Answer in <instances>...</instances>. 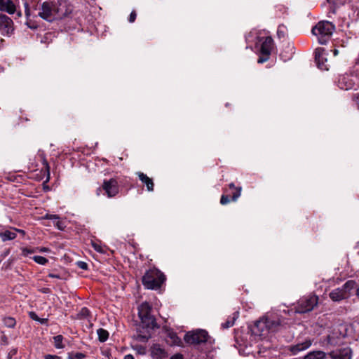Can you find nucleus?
I'll use <instances>...</instances> for the list:
<instances>
[{
    "mask_svg": "<svg viewBox=\"0 0 359 359\" xmlns=\"http://www.w3.org/2000/svg\"><path fill=\"white\" fill-rule=\"evenodd\" d=\"M165 280V275L157 269H149L142 277V284L149 290L160 288Z\"/></svg>",
    "mask_w": 359,
    "mask_h": 359,
    "instance_id": "nucleus-1",
    "label": "nucleus"
},
{
    "mask_svg": "<svg viewBox=\"0 0 359 359\" xmlns=\"http://www.w3.org/2000/svg\"><path fill=\"white\" fill-rule=\"evenodd\" d=\"M335 26L329 21H320L313 27L312 34L317 36L318 41L320 44H326L330 39Z\"/></svg>",
    "mask_w": 359,
    "mask_h": 359,
    "instance_id": "nucleus-2",
    "label": "nucleus"
},
{
    "mask_svg": "<svg viewBox=\"0 0 359 359\" xmlns=\"http://www.w3.org/2000/svg\"><path fill=\"white\" fill-rule=\"evenodd\" d=\"M346 332L342 326H337L332 328L328 334L323 339V344L324 346L330 348L339 345Z\"/></svg>",
    "mask_w": 359,
    "mask_h": 359,
    "instance_id": "nucleus-3",
    "label": "nucleus"
},
{
    "mask_svg": "<svg viewBox=\"0 0 359 359\" xmlns=\"http://www.w3.org/2000/svg\"><path fill=\"white\" fill-rule=\"evenodd\" d=\"M184 341L190 344L199 345L203 343L212 344L214 343L207 331L204 330H196L195 331L187 332L184 337Z\"/></svg>",
    "mask_w": 359,
    "mask_h": 359,
    "instance_id": "nucleus-4",
    "label": "nucleus"
},
{
    "mask_svg": "<svg viewBox=\"0 0 359 359\" xmlns=\"http://www.w3.org/2000/svg\"><path fill=\"white\" fill-rule=\"evenodd\" d=\"M151 307L147 302H143L138 307V315L142 323L148 328L158 327L156 318L151 314Z\"/></svg>",
    "mask_w": 359,
    "mask_h": 359,
    "instance_id": "nucleus-5",
    "label": "nucleus"
},
{
    "mask_svg": "<svg viewBox=\"0 0 359 359\" xmlns=\"http://www.w3.org/2000/svg\"><path fill=\"white\" fill-rule=\"evenodd\" d=\"M38 15L48 22H53L57 20L55 1H46L43 2L39 7Z\"/></svg>",
    "mask_w": 359,
    "mask_h": 359,
    "instance_id": "nucleus-6",
    "label": "nucleus"
},
{
    "mask_svg": "<svg viewBox=\"0 0 359 359\" xmlns=\"http://www.w3.org/2000/svg\"><path fill=\"white\" fill-rule=\"evenodd\" d=\"M318 298L316 295H309L299 299L296 307L299 313H304L312 311L318 304Z\"/></svg>",
    "mask_w": 359,
    "mask_h": 359,
    "instance_id": "nucleus-7",
    "label": "nucleus"
},
{
    "mask_svg": "<svg viewBox=\"0 0 359 359\" xmlns=\"http://www.w3.org/2000/svg\"><path fill=\"white\" fill-rule=\"evenodd\" d=\"M55 12L57 18H62L72 12V6L67 0L55 1Z\"/></svg>",
    "mask_w": 359,
    "mask_h": 359,
    "instance_id": "nucleus-8",
    "label": "nucleus"
},
{
    "mask_svg": "<svg viewBox=\"0 0 359 359\" xmlns=\"http://www.w3.org/2000/svg\"><path fill=\"white\" fill-rule=\"evenodd\" d=\"M0 29L4 35H10L13 31V22L8 16L0 13Z\"/></svg>",
    "mask_w": 359,
    "mask_h": 359,
    "instance_id": "nucleus-9",
    "label": "nucleus"
},
{
    "mask_svg": "<svg viewBox=\"0 0 359 359\" xmlns=\"http://www.w3.org/2000/svg\"><path fill=\"white\" fill-rule=\"evenodd\" d=\"M315 60L319 69L321 70H328L329 67L327 64V57L325 50L323 48H318L315 51Z\"/></svg>",
    "mask_w": 359,
    "mask_h": 359,
    "instance_id": "nucleus-10",
    "label": "nucleus"
},
{
    "mask_svg": "<svg viewBox=\"0 0 359 359\" xmlns=\"http://www.w3.org/2000/svg\"><path fill=\"white\" fill-rule=\"evenodd\" d=\"M102 188L107 196L111 198L115 196L118 192V186L116 180L111 178L109 180H104Z\"/></svg>",
    "mask_w": 359,
    "mask_h": 359,
    "instance_id": "nucleus-11",
    "label": "nucleus"
},
{
    "mask_svg": "<svg viewBox=\"0 0 359 359\" xmlns=\"http://www.w3.org/2000/svg\"><path fill=\"white\" fill-rule=\"evenodd\" d=\"M251 331L252 334L255 336L259 337H266L269 333V330L264 318H263L257 320L252 327Z\"/></svg>",
    "mask_w": 359,
    "mask_h": 359,
    "instance_id": "nucleus-12",
    "label": "nucleus"
},
{
    "mask_svg": "<svg viewBox=\"0 0 359 359\" xmlns=\"http://www.w3.org/2000/svg\"><path fill=\"white\" fill-rule=\"evenodd\" d=\"M328 355L331 359H351L352 351L349 347H345L332 351Z\"/></svg>",
    "mask_w": 359,
    "mask_h": 359,
    "instance_id": "nucleus-13",
    "label": "nucleus"
},
{
    "mask_svg": "<svg viewBox=\"0 0 359 359\" xmlns=\"http://www.w3.org/2000/svg\"><path fill=\"white\" fill-rule=\"evenodd\" d=\"M313 341L307 338L303 342L298 343L295 345L290 346L289 351L293 354L296 355L298 353L308 349L312 345Z\"/></svg>",
    "mask_w": 359,
    "mask_h": 359,
    "instance_id": "nucleus-14",
    "label": "nucleus"
},
{
    "mask_svg": "<svg viewBox=\"0 0 359 359\" xmlns=\"http://www.w3.org/2000/svg\"><path fill=\"white\" fill-rule=\"evenodd\" d=\"M151 354L154 359H164L168 356L165 350L159 344H154L151 346Z\"/></svg>",
    "mask_w": 359,
    "mask_h": 359,
    "instance_id": "nucleus-15",
    "label": "nucleus"
},
{
    "mask_svg": "<svg viewBox=\"0 0 359 359\" xmlns=\"http://www.w3.org/2000/svg\"><path fill=\"white\" fill-rule=\"evenodd\" d=\"M273 40L271 36L264 38V40L262 43L260 52L262 55H270L271 50L273 48Z\"/></svg>",
    "mask_w": 359,
    "mask_h": 359,
    "instance_id": "nucleus-16",
    "label": "nucleus"
},
{
    "mask_svg": "<svg viewBox=\"0 0 359 359\" xmlns=\"http://www.w3.org/2000/svg\"><path fill=\"white\" fill-rule=\"evenodd\" d=\"M330 299L334 302H339L348 297V294L345 293L344 289L338 287L333 290L329 294Z\"/></svg>",
    "mask_w": 359,
    "mask_h": 359,
    "instance_id": "nucleus-17",
    "label": "nucleus"
},
{
    "mask_svg": "<svg viewBox=\"0 0 359 359\" xmlns=\"http://www.w3.org/2000/svg\"><path fill=\"white\" fill-rule=\"evenodd\" d=\"M0 11L13 14L16 11V7L12 0H0Z\"/></svg>",
    "mask_w": 359,
    "mask_h": 359,
    "instance_id": "nucleus-18",
    "label": "nucleus"
},
{
    "mask_svg": "<svg viewBox=\"0 0 359 359\" xmlns=\"http://www.w3.org/2000/svg\"><path fill=\"white\" fill-rule=\"evenodd\" d=\"M267 325L269 332H274L279 330L281 326V321L280 319H272L270 318H264Z\"/></svg>",
    "mask_w": 359,
    "mask_h": 359,
    "instance_id": "nucleus-19",
    "label": "nucleus"
},
{
    "mask_svg": "<svg viewBox=\"0 0 359 359\" xmlns=\"http://www.w3.org/2000/svg\"><path fill=\"white\" fill-rule=\"evenodd\" d=\"M137 175L140 180L146 185L147 191H153L154 184L152 179L149 178L147 175L141 172H138Z\"/></svg>",
    "mask_w": 359,
    "mask_h": 359,
    "instance_id": "nucleus-20",
    "label": "nucleus"
},
{
    "mask_svg": "<svg viewBox=\"0 0 359 359\" xmlns=\"http://www.w3.org/2000/svg\"><path fill=\"white\" fill-rule=\"evenodd\" d=\"M327 354L323 351H310L305 355L303 359H326Z\"/></svg>",
    "mask_w": 359,
    "mask_h": 359,
    "instance_id": "nucleus-21",
    "label": "nucleus"
},
{
    "mask_svg": "<svg viewBox=\"0 0 359 359\" xmlns=\"http://www.w3.org/2000/svg\"><path fill=\"white\" fill-rule=\"evenodd\" d=\"M239 316V313L238 311L234 312L232 316H229L227 320L225 321V323L222 324V327L224 329L229 328L232 327L235 321L238 319Z\"/></svg>",
    "mask_w": 359,
    "mask_h": 359,
    "instance_id": "nucleus-22",
    "label": "nucleus"
},
{
    "mask_svg": "<svg viewBox=\"0 0 359 359\" xmlns=\"http://www.w3.org/2000/svg\"><path fill=\"white\" fill-rule=\"evenodd\" d=\"M339 86L341 89L348 90L353 87V83L346 76H342L339 81Z\"/></svg>",
    "mask_w": 359,
    "mask_h": 359,
    "instance_id": "nucleus-23",
    "label": "nucleus"
},
{
    "mask_svg": "<svg viewBox=\"0 0 359 359\" xmlns=\"http://www.w3.org/2000/svg\"><path fill=\"white\" fill-rule=\"evenodd\" d=\"M17 236L16 233L13 231L6 230L0 233V238L2 241L5 242L7 241L14 240Z\"/></svg>",
    "mask_w": 359,
    "mask_h": 359,
    "instance_id": "nucleus-24",
    "label": "nucleus"
},
{
    "mask_svg": "<svg viewBox=\"0 0 359 359\" xmlns=\"http://www.w3.org/2000/svg\"><path fill=\"white\" fill-rule=\"evenodd\" d=\"M356 286V282L353 280H350L346 281L344 285L341 287L342 289H344L345 293L348 294L351 290L355 288Z\"/></svg>",
    "mask_w": 359,
    "mask_h": 359,
    "instance_id": "nucleus-25",
    "label": "nucleus"
},
{
    "mask_svg": "<svg viewBox=\"0 0 359 359\" xmlns=\"http://www.w3.org/2000/svg\"><path fill=\"white\" fill-rule=\"evenodd\" d=\"M97 333L100 341L104 342L107 340L109 337V332L107 330L100 328L97 330Z\"/></svg>",
    "mask_w": 359,
    "mask_h": 359,
    "instance_id": "nucleus-26",
    "label": "nucleus"
},
{
    "mask_svg": "<svg viewBox=\"0 0 359 359\" xmlns=\"http://www.w3.org/2000/svg\"><path fill=\"white\" fill-rule=\"evenodd\" d=\"M168 337L171 340V341H170L171 345H175V346H180V345L181 339H180V338H179L177 337L176 333H175V332H170L168 334Z\"/></svg>",
    "mask_w": 359,
    "mask_h": 359,
    "instance_id": "nucleus-27",
    "label": "nucleus"
},
{
    "mask_svg": "<svg viewBox=\"0 0 359 359\" xmlns=\"http://www.w3.org/2000/svg\"><path fill=\"white\" fill-rule=\"evenodd\" d=\"M63 337L62 335H57L53 337L54 346L56 348H63L64 345L62 344Z\"/></svg>",
    "mask_w": 359,
    "mask_h": 359,
    "instance_id": "nucleus-28",
    "label": "nucleus"
},
{
    "mask_svg": "<svg viewBox=\"0 0 359 359\" xmlns=\"http://www.w3.org/2000/svg\"><path fill=\"white\" fill-rule=\"evenodd\" d=\"M3 321L4 325L9 328H13L16 324L15 318L12 317H6L3 319Z\"/></svg>",
    "mask_w": 359,
    "mask_h": 359,
    "instance_id": "nucleus-29",
    "label": "nucleus"
},
{
    "mask_svg": "<svg viewBox=\"0 0 359 359\" xmlns=\"http://www.w3.org/2000/svg\"><path fill=\"white\" fill-rule=\"evenodd\" d=\"M85 358L86 355L84 353L73 351L68 353L67 355L68 359H83Z\"/></svg>",
    "mask_w": 359,
    "mask_h": 359,
    "instance_id": "nucleus-30",
    "label": "nucleus"
},
{
    "mask_svg": "<svg viewBox=\"0 0 359 359\" xmlns=\"http://www.w3.org/2000/svg\"><path fill=\"white\" fill-rule=\"evenodd\" d=\"M229 188L236 189V191L235 193H233L232 195V201H236L241 196V187L236 188L234 184L231 183V184H229Z\"/></svg>",
    "mask_w": 359,
    "mask_h": 359,
    "instance_id": "nucleus-31",
    "label": "nucleus"
},
{
    "mask_svg": "<svg viewBox=\"0 0 359 359\" xmlns=\"http://www.w3.org/2000/svg\"><path fill=\"white\" fill-rule=\"evenodd\" d=\"M38 248H22L21 249L22 250V255L24 257L28 256L29 254H33L37 252Z\"/></svg>",
    "mask_w": 359,
    "mask_h": 359,
    "instance_id": "nucleus-32",
    "label": "nucleus"
},
{
    "mask_svg": "<svg viewBox=\"0 0 359 359\" xmlns=\"http://www.w3.org/2000/svg\"><path fill=\"white\" fill-rule=\"evenodd\" d=\"M32 259L34 260V262L41 265H45L48 262L46 257L42 256H34Z\"/></svg>",
    "mask_w": 359,
    "mask_h": 359,
    "instance_id": "nucleus-33",
    "label": "nucleus"
},
{
    "mask_svg": "<svg viewBox=\"0 0 359 359\" xmlns=\"http://www.w3.org/2000/svg\"><path fill=\"white\" fill-rule=\"evenodd\" d=\"M133 348L140 355L146 353V347L140 344L133 346Z\"/></svg>",
    "mask_w": 359,
    "mask_h": 359,
    "instance_id": "nucleus-34",
    "label": "nucleus"
},
{
    "mask_svg": "<svg viewBox=\"0 0 359 359\" xmlns=\"http://www.w3.org/2000/svg\"><path fill=\"white\" fill-rule=\"evenodd\" d=\"M92 246L94 248V250H96L98 252H100V253H104L105 252L103 247L100 244H99V243H97L93 241L92 242Z\"/></svg>",
    "mask_w": 359,
    "mask_h": 359,
    "instance_id": "nucleus-35",
    "label": "nucleus"
},
{
    "mask_svg": "<svg viewBox=\"0 0 359 359\" xmlns=\"http://www.w3.org/2000/svg\"><path fill=\"white\" fill-rule=\"evenodd\" d=\"M229 202H230V199H229V196H227V195H222V196H221L220 203H221L222 205H226V204H228Z\"/></svg>",
    "mask_w": 359,
    "mask_h": 359,
    "instance_id": "nucleus-36",
    "label": "nucleus"
},
{
    "mask_svg": "<svg viewBox=\"0 0 359 359\" xmlns=\"http://www.w3.org/2000/svg\"><path fill=\"white\" fill-rule=\"evenodd\" d=\"M149 337L139 334L137 335L136 339L140 341L146 342L148 341Z\"/></svg>",
    "mask_w": 359,
    "mask_h": 359,
    "instance_id": "nucleus-37",
    "label": "nucleus"
},
{
    "mask_svg": "<svg viewBox=\"0 0 359 359\" xmlns=\"http://www.w3.org/2000/svg\"><path fill=\"white\" fill-rule=\"evenodd\" d=\"M76 264L81 269H83V270L88 269V264H87V263H86L84 262L79 261V262H77Z\"/></svg>",
    "mask_w": 359,
    "mask_h": 359,
    "instance_id": "nucleus-38",
    "label": "nucleus"
},
{
    "mask_svg": "<svg viewBox=\"0 0 359 359\" xmlns=\"http://www.w3.org/2000/svg\"><path fill=\"white\" fill-rule=\"evenodd\" d=\"M89 313H90L89 310L87 308H86V307L82 308L81 311H80L81 316H82L83 317H85V318L88 316Z\"/></svg>",
    "mask_w": 359,
    "mask_h": 359,
    "instance_id": "nucleus-39",
    "label": "nucleus"
},
{
    "mask_svg": "<svg viewBox=\"0 0 359 359\" xmlns=\"http://www.w3.org/2000/svg\"><path fill=\"white\" fill-rule=\"evenodd\" d=\"M136 16H137L136 12L135 11H133L130 14L128 21L131 23L134 22L136 19Z\"/></svg>",
    "mask_w": 359,
    "mask_h": 359,
    "instance_id": "nucleus-40",
    "label": "nucleus"
},
{
    "mask_svg": "<svg viewBox=\"0 0 359 359\" xmlns=\"http://www.w3.org/2000/svg\"><path fill=\"white\" fill-rule=\"evenodd\" d=\"M269 55H262V56L260 57L258 59L257 62L258 63L265 62H266L269 60Z\"/></svg>",
    "mask_w": 359,
    "mask_h": 359,
    "instance_id": "nucleus-41",
    "label": "nucleus"
},
{
    "mask_svg": "<svg viewBox=\"0 0 359 359\" xmlns=\"http://www.w3.org/2000/svg\"><path fill=\"white\" fill-rule=\"evenodd\" d=\"M17 353V348H12L8 353V359H11L13 355Z\"/></svg>",
    "mask_w": 359,
    "mask_h": 359,
    "instance_id": "nucleus-42",
    "label": "nucleus"
},
{
    "mask_svg": "<svg viewBox=\"0 0 359 359\" xmlns=\"http://www.w3.org/2000/svg\"><path fill=\"white\" fill-rule=\"evenodd\" d=\"M44 358L45 359H60V358L59 356L50 355V354L46 355L44 356Z\"/></svg>",
    "mask_w": 359,
    "mask_h": 359,
    "instance_id": "nucleus-43",
    "label": "nucleus"
},
{
    "mask_svg": "<svg viewBox=\"0 0 359 359\" xmlns=\"http://www.w3.org/2000/svg\"><path fill=\"white\" fill-rule=\"evenodd\" d=\"M353 99L355 101L358 108L359 109V94L358 93L354 94L353 96Z\"/></svg>",
    "mask_w": 359,
    "mask_h": 359,
    "instance_id": "nucleus-44",
    "label": "nucleus"
},
{
    "mask_svg": "<svg viewBox=\"0 0 359 359\" xmlns=\"http://www.w3.org/2000/svg\"><path fill=\"white\" fill-rule=\"evenodd\" d=\"M170 359H183V355L180 353L173 355Z\"/></svg>",
    "mask_w": 359,
    "mask_h": 359,
    "instance_id": "nucleus-45",
    "label": "nucleus"
},
{
    "mask_svg": "<svg viewBox=\"0 0 359 359\" xmlns=\"http://www.w3.org/2000/svg\"><path fill=\"white\" fill-rule=\"evenodd\" d=\"M37 252H46L49 251V249L47 248H37Z\"/></svg>",
    "mask_w": 359,
    "mask_h": 359,
    "instance_id": "nucleus-46",
    "label": "nucleus"
},
{
    "mask_svg": "<svg viewBox=\"0 0 359 359\" xmlns=\"http://www.w3.org/2000/svg\"><path fill=\"white\" fill-rule=\"evenodd\" d=\"M13 230L16 233V231L19 232L20 233H22V235H25V232L24 230L22 229H16V228H13Z\"/></svg>",
    "mask_w": 359,
    "mask_h": 359,
    "instance_id": "nucleus-47",
    "label": "nucleus"
},
{
    "mask_svg": "<svg viewBox=\"0 0 359 359\" xmlns=\"http://www.w3.org/2000/svg\"><path fill=\"white\" fill-rule=\"evenodd\" d=\"M48 276L53 278H60V276L57 274L50 273Z\"/></svg>",
    "mask_w": 359,
    "mask_h": 359,
    "instance_id": "nucleus-48",
    "label": "nucleus"
},
{
    "mask_svg": "<svg viewBox=\"0 0 359 359\" xmlns=\"http://www.w3.org/2000/svg\"><path fill=\"white\" fill-rule=\"evenodd\" d=\"M123 359H135L133 355H131V354H128L124 356V358Z\"/></svg>",
    "mask_w": 359,
    "mask_h": 359,
    "instance_id": "nucleus-49",
    "label": "nucleus"
},
{
    "mask_svg": "<svg viewBox=\"0 0 359 359\" xmlns=\"http://www.w3.org/2000/svg\"><path fill=\"white\" fill-rule=\"evenodd\" d=\"M30 316L33 318V319H35V320H37V318H36V316L34 313H30Z\"/></svg>",
    "mask_w": 359,
    "mask_h": 359,
    "instance_id": "nucleus-50",
    "label": "nucleus"
},
{
    "mask_svg": "<svg viewBox=\"0 0 359 359\" xmlns=\"http://www.w3.org/2000/svg\"><path fill=\"white\" fill-rule=\"evenodd\" d=\"M47 217L50 218V219H59V217L57 215H50V216Z\"/></svg>",
    "mask_w": 359,
    "mask_h": 359,
    "instance_id": "nucleus-51",
    "label": "nucleus"
},
{
    "mask_svg": "<svg viewBox=\"0 0 359 359\" xmlns=\"http://www.w3.org/2000/svg\"><path fill=\"white\" fill-rule=\"evenodd\" d=\"M57 227H58V229H62V224H61L60 222H59V221H58V222H57Z\"/></svg>",
    "mask_w": 359,
    "mask_h": 359,
    "instance_id": "nucleus-52",
    "label": "nucleus"
},
{
    "mask_svg": "<svg viewBox=\"0 0 359 359\" xmlns=\"http://www.w3.org/2000/svg\"><path fill=\"white\" fill-rule=\"evenodd\" d=\"M355 295L359 299V287L356 289Z\"/></svg>",
    "mask_w": 359,
    "mask_h": 359,
    "instance_id": "nucleus-53",
    "label": "nucleus"
},
{
    "mask_svg": "<svg viewBox=\"0 0 359 359\" xmlns=\"http://www.w3.org/2000/svg\"><path fill=\"white\" fill-rule=\"evenodd\" d=\"M337 54H338V50L334 49V55H337Z\"/></svg>",
    "mask_w": 359,
    "mask_h": 359,
    "instance_id": "nucleus-54",
    "label": "nucleus"
},
{
    "mask_svg": "<svg viewBox=\"0 0 359 359\" xmlns=\"http://www.w3.org/2000/svg\"><path fill=\"white\" fill-rule=\"evenodd\" d=\"M29 27H30L31 29H35V28H36V27H31V26H30Z\"/></svg>",
    "mask_w": 359,
    "mask_h": 359,
    "instance_id": "nucleus-55",
    "label": "nucleus"
}]
</instances>
